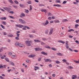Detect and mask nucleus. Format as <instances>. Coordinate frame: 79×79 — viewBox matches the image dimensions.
Instances as JSON below:
<instances>
[{
    "mask_svg": "<svg viewBox=\"0 0 79 79\" xmlns=\"http://www.w3.org/2000/svg\"><path fill=\"white\" fill-rule=\"evenodd\" d=\"M26 61L27 62V63H29L31 62V61L29 60H26Z\"/></svg>",
    "mask_w": 79,
    "mask_h": 79,
    "instance_id": "38",
    "label": "nucleus"
},
{
    "mask_svg": "<svg viewBox=\"0 0 79 79\" xmlns=\"http://www.w3.org/2000/svg\"><path fill=\"white\" fill-rule=\"evenodd\" d=\"M22 28L23 30H26V26H24Z\"/></svg>",
    "mask_w": 79,
    "mask_h": 79,
    "instance_id": "18",
    "label": "nucleus"
},
{
    "mask_svg": "<svg viewBox=\"0 0 79 79\" xmlns=\"http://www.w3.org/2000/svg\"><path fill=\"white\" fill-rule=\"evenodd\" d=\"M68 20L67 19H64L62 20L63 23H64L65 22H66V21H68Z\"/></svg>",
    "mask_w": 79,
    "mask_h": 79,
    "instance_id": "19",
    "label": "nucleus"
},
{
    "mask_svg": "<svg viewBox=\"0 0 79 79\" xmlns=\"http://www.w3.org/2000/svg\"><path fill=\"white\" fill-rule=\"evenodd\" d=\"M35 49L36 52H37V51H39L40 50H42V48H35Z\"/></svg>",
    "mask_w": 79,
    "mask_h": 79,
    "instance_id": "6",
    "label": "nucleus"
},
{
    "mask_svg": "<svg viewBox=\"0 0 79 79\" xmlns=\"http://www.w3.org/2000/svg\"><path fill=\"white\" fill-rule=\"evenodd\" d=\"M0 10H1V11H5V10L3 9H2V8L0 7Z\"/></svg>",
    "mask_w": 79,
    "mask_h": 79,
    "instance_id": "55",
    "label": "nucleus"
},
{
    "mask_svg": "<svg viewBox=\"0 0 79 79\" xmlns=\"http://www.w3.org/2000/svg\"><path fill=\"white\" fill-rule=\"evenodd\" d=\"M19 43H18V42H17L15 44V45L16 46H19Z\"/></svg>",
    "mask_w": 79,
    "mask_h": 79,
    "instance_id": "23",
    "label": "nucleus"
},
{
    "mask_svg": "<svg viewBox=\"0 0 79 79\" xmlns=\"http://www.w3.org/2000/svg\"><path fill=\"white\" fill-rule=\"evenodd\" d=\"M42 40H44V41H45V40H47V39H46V38H42Z\"/></svg>",
    "mask_w": 79,
    "mask_h": 79,
    "instance_id": "57",
    "label": "nucleus"
},
{
    "mask_svg": "<svg viewBox=\"0 0 79 79\" xmlns=\"http://www.w3.org/2000/svg\"><path fill=\"white\" fill-rule=\"evenodd\" d=\"M41 11H42V12H45V13H47V10H46L41 9Z\"/></svg>",
    "mask_w": 79,
    "mask_h": 79,
    "instance_id": "14",
    "label": "nucleus"
},
{
    "mask_svg": "<svg viewBox=\"0 0 79 79\" xmlns=\"http://www.w3.org/2000/svg\"><path fill=\"white\" fill-rule=\"evenodd\" d=\"M16 34H17V37H19V35L20 34L19 33H16Z\"/></svg>",
    "mask_w": 79,
    "mask_h": 79,
    "instance_id": "51",
    "label": "nucleus"
},
{
    "mask_svg": "<svg viewBox=\"0 0 79 79\" xmlns=\"http://www.w3.org/2000/svg\"><path fill=\"white\" fill-rule=\"evenodd\" d=\"M9 13H11L12 14H13V13H14V12H13V11H9Z\"/></svg>",
    "mask_w": 79,
    "mask_h": 79,
    "instance_id": "49",
    "label": "nucleus"
},
{
    "mask_svg": "<svg viewBox=\"0 0 79 79\" xmlns=\"http://www.w3.org/2000/svg\"><path fill=\"white\" fill-rule=\"evenodd\" d=\"M48 32H49L48 30H46L45 31V34H48Z\"/></svg>",
    "mask_w": 79,
    "mask_h": 79,
    "instance_id": "32",
    "label": "nucleus"
},
{
    "mask_svg": "<svg viewBox=\"0 0 79 79\" xmlns=\"http://www.w3.org/2000/svg\"><path fill=\"white\" fill-rule=\"evenodd\" d=\"M55 23H60V21L59 20H56L55 22Z\"/></svg>",
    "mask_w": 79,
    "mask_h": 79,
    "instance_id": "46",
    "label": "nucleus"
},
{
    "mask_svg": "<svg viewBox=\"0 0 79 79\" xmlns=\"http://www.w3.org/2000/svg\"><path fill=\"white\" fill-rule=\"evenodd\" d=\"M51 50H53L54 51H56V48H51Z\"/></svg>",
    "mask_w": 79,
    "mask_h": 79,
    "instance_id": "27",
    "label": "nucleus"
},
{
    "mask_svg": "<svg viewBox=\"0 0 79 79\" xmlns=\"http://www.w3.org/2000/svg\"><path fill=\"white\" fill-rule=\"evenodd\" d=\"M46 22L45 23V24H44V23H42V24L43 25V26H46V25H47V24L49 23V22H48V20H46Z\"/></svg>",
    "mask_w": 79,
    "mask_h": 79,
    "instance_id": "5",
    "label": "nucleus"
},
{
    "mask_svg": "<svg viewBox=\"0 0 79 79\" xmlns=\"http://www.w3.org/2000/svg\"><path fill=\"white\" fill-rule=\"evenodd\" d=\"M69 37L70 38H73V36L71 35H69Z\"/></svg>",
    "mask_w": 79,
    "mask_h": 79,
    "instance_id": "58",
    "label": "nucleus"
},
{
    "mask_svg": "<svg viewBox=\"0 0 79 79\" xmlns=\"http://www.w3.org/2000/svg\"><path fill=\"white\" fill-rule=\"evenodd\" d=\"M57 42H59V43H62L63 44H65V42L61 40L58 41Z\"/></svg>",
    "mask_w": 79,
    "mask_h": 79,
    "instance_id": "11",
    "label": "nucleus"
},
{
    "mask_svg": "<svg viewBox=\"0 0 79 79\" xmlns=\"http://www.w3.org/2000/svg\"><path fill=\"white\" fill-rule=\"evenodd\" d=\"M21 15H22V16L23 17H24V16H25V14H24V13H22Z\"/></svg>",
    "mask_w": 79,
    "mask_h": 79,
    "instance_id": "60",
    "label": "nucleus"
},
{
    "mask_svg": "<svg viewBox=\"0 0 79 79\" xmlns=\"http://www.w3.org/2000/svg\"><path fill=\"white\" fill-rule=\"evenodd\" d=\"M56 54L59 55V56H62V54L60 53H56Z\"/></svg>",
    "mask_w": 79,
    "mask_h": 79,
    "instance_id": "28",
    "label": "nucleus"
},
{
    "mask_svg": "<svg viewBox=\"0 0 79 79\" xmlns=\"http://www.w3.org/2000/svg\"><path fill=\"white\" fill-rule=\"evenodd\" d=\"M41 45H45V44L42 42H41Z\"/></svg>",
    "mask_w": 79,
    "mask_h": 79,
    "instance_id": "43",
    "label": "nucleus"
},
{
    "mask_svg": "<svg viewBox=\"0 0 79 79\" xmlns=\"http://www.w3.org/2000/svg\"><path fill=\"white\" fill-rule=\"evenodd\" d=\"M35 55L31 54L28 56L29 58H33V57H35Z\"/></svg>",
    "mask_w": 79,
    "mask_h": 79,
    "instance_id": "8",
    "label": "nucleus"
},
{
    "mask_svg": "<svg viewBox=\"0 0 79 79\" xmlns=\"http://www.w3.org/2000/svg\"><path fill=\"white\" fill-rule=\"evenodd\" d=\"M9 17L10 18H11L12 19H15V18L13 17V16H9Z\"/></svg>",
    "mask_w": 79,
    "mask_h": 79,
    "instance_id": "48",
    "label": "nucleus"
},
{
    "mask_svg": "<svg viewBox=\"0 0 79 79\" xmlns=\"http://www.w3.org/2000/svg\"><path fill=\"white\" fill-rule=\"evenodd\" d=\"M4 35H6V32H4L3 33Z\"/></svg>",
    "mask_w": 79,
    "mask_h": 79,
    "instance_id": "63",
    "label": "nucleus"
},
{
    "mask_svg": "<svg viewBox=\"0 0 79 79\" xmlns=\"http://www.w3.org/2000/svg\"><path fill=\"white\" fill-rule=\"evenodd\" d=\"M73 61H74V62H75V63H78L79 64V61L74 60H73Z\"/></svg>",
    "mask_w": 79,
    "mask_h": 79,
    "instance_id": "36",
    "label": "nucleus"
},
{
    "mask_svg": "<svg viewBox=\"0 0 79 79\" xmlns=\"http://www.w3.org/2000/svg\"><path fill=\"white\" fill-rule=\"evenodd\" d=\"M26 28L27 29H31L30 28V27H27V26H26Z\"/></svg>",
    "mask_w": 79,
    "mask_h": 79,
    "instance_id": "61",
    "label": "nucleus"
},
{
    "mask_svg": "<svg viewBox=\"0 0 79 79\" xmlns=\"http://www.w3.org/2000/svg\"><path fill=\"white\" fill-rule=\"evenodd\" d=\"M27 3L28 4H31V1H29L27 2Z\"/></svg>",
    "mask_w": 79,
    "mask_h": 79,
    "instance_id": "39",
    "label": "nucleus"
},
{
    "mask_svg": "<svg viewBox=\"0 0 79 79\" xmlns=\"http://www.w3.org/2000/svg\"><path fill=\"white\" fill-rule=\"evenodd\" d=\"M55 62L57 64H60V63H61L60 61H59L58 60H56Z\"/></svg>",
    "mask_w": 79,
    "mask_h": 79,
    "instance_id": "26",
    "label": "nucleus"
},
{
    "mask_svg": "<svg viewBox=\"0 0 79 79\" xmlns=\"http://www.w3.org/2000/svg\"><path fill=\"white\" fill-rule=\"evenodd\" d=\"M19 6L21 8H25V6H24V4H19Z\"/></svg>",
    "mask_w": 79,
    "mask_h": 79,
    "instance_id": "12",
    "label": "nucleus"
},
{
    "mask_svg": "<svg viewBox=\"0 0 79 79\" xmlns=\"http://www.w3.org/2000/svg\"><path fill=\"white\" fill-rule=\"evenodd\" d=\"M30 6V11H31V10H32V6H31V5Z\"/></svg>",
    "mask_w": 79,
    "mask_h": 79,
    "instance_id": "40",
    "label": "nucleus"
},
{
    "mask_svg": "<svg viewBox=\"0 0 79 79\" xmlns=\"http://www.w3.org/2000/svg\"><path fill=\"white\" fill-rule=\"evenodd\" d=\"M15 39L16 40H19V37H15Z\"/></svg>",
    "mask_w": 79,
    "mask_h": 79,
    "instance_id": "47",
    "label": "nucleus"
},
{
    "mask_svg": "<svg viewBox=\"0 0 79 79\" xmlns=\"http://www.w3.org/2000/svg\"><path fill=\"white\" fill-rule=\"evenodd\" d=\"M0 19L1 20H6V17H4L3 18V17H1L0 18Z\"/></svg>",
    "mask_w": 79,
    "mask_h": 79,
    "instance_id": "15",
    "label": "nucleus"
},
{
    "mask_svg": "<svg viewBox=\"0 0 79 79\" xmlns=\"http://www.w3.org/2000/svg\"><path fill=\"white\" fill-rule=\"evenodd\" d=\"M2 24H4V25H6V23L5 22H2Z\"/></svg>",
    "mask_w": 79,
    "mask_h": 79,
    "instance_id": "33",
    "label": "nucleus"
},
{
    "mask_svg": "<svg viewBox=\"0 0 79 79\" xmlns=\"http://www.w3.org/2000/svg\"><path fill=\"white\" fill-rule=\"evenodd\" d=\"M57 6H58V7H61V6L60 5L57 4Z\"/></svg>",
    "mask_w": 79,
    "mask_h": 79,
    "instance_id": "54",
    "label": "nucleus"
},
{
    "mask_svg": "<svg viewBox=\"0 0 79 79\" xmlns=\"http://www.w3.org/2000/svg\"><path fill=\"white\" fill-rule=\"evenodd\" d=\"M35 68L37 69H39V67L35 66Z\"/></svg>",
    "mask_w": 79,
    "mask_h": 79,
    "instance_id": "53",
    "label": "nucleus"
},
{
    "mask_svg": "<svg viewBox=\"0 0 79 79\" xmlns=\"http://www.w3.org/2000/svg\"><path fill=\"white\" fill-rule=\"evenodd\" d=\"M56 3H61V1L60 0H56Z\"/></svg>",
    "mask_w": 79,
    "mask_h": 79,
    "instance_id": "22",
    "label": "nucleus"
},
{
    "mask_svg": "<svg viewBox=\"0 0 79 79\" xmlns=\"http://www.w3.org/2000/svg\"><path fill=\"white\" fill-rule=\"evenodd\" d=\"M34 41L35 42H40V41L39 40H34Z\"/></svg>",
    "mask_w": 79,
    "mask_h": 79,
    "instance_id": "16",
    "label": "nucleus"
},
{
    "mask_svg": "<svg viewBox=\"0 0 79 79\" xmlns=\"http://www.w3.org/2000/svg\"><path fill=\"white\" fill-rule=\"evenodd\" d=\"M32 42V40H27L25 42L26 44H27V46H31V44L30 43Z\"/></svg>",
    "mask_w": 79,
    "mask_h": 79,
    "instance_id": "3",
    "label": "nucleus"
},
{
    "mask_svg": "<svg viewBox=\"0 0 79 79\" xmlns=\"http://www.w3.org/2000/svg\"><path fill=\"white\" fill-rule=\"evenodd\" d=\"M11 58H15V56L14 55H12Z\"/></svg>",
    "mask_w": 79,
    "mask_h": 79,
    "instance_id": "45",
    "label": "nucleus"
},
{
    "mask_svg": "<svg viewBox=\"0 0 79 79\" xmlns=\"http://www.w3.org/2000/svg\"><path fill=\"white\" fill-rule=\"evenodd\" d=\"M29 37L30 38H34V36L32 35H29Z\"/></svg>",
    "mask_w": 79,
    "mask_h": 79,
    "instance_id": "31",
    "label": "nucleus"
},
{
    "mask_svg": "<svg viewBox=\"0 0 79 79\" xmlns=\"http://www.w3.org/2000/svg\"><path fill=\"white\" fill-rule=\"evenodd\" d=\"M9 2L10 3H13V1L12 0H8Z\"/></svg>",
    "mask_w": 79,
    "mask_h": 79,
    "instance_id": "24",
    "label": "nucleus"
},
{
    "mask_svg": "<svg viewBox=\"0 0 79 79\" xmlns=\"http://www.w3.org/2000/svg\"><path fill=\"white\" fill-rule=\"evenodd\" d=\"M8 37H13V35L12 34H11L10 35H8Z\"/></svg>",
    "mask_w": 79,
    "mask_h": 79,
    "instance_id": "37",
    "label": "nucleus"
},
{
    "mask_svg": "<svg viewBox=\"0 0 79 79\" xmlns=\"http://www.w3.org/2000/svg\"><path fill=\"white\" fill-rule=\"evenodd\" d=\"M53 29L52 28L50 29V31L49 33V35H52V32H53Z\"/></svg>",
    "mask_w": 79,
    "mask_h": 79,
    "instance_id": "9",
    "label": "nucleus"
},
{
    "mask_svg": "<svg viewBox=\"0 0 79 79\" xmlns=\"http://www.w3.org/2000/svg\"><path fill=\"white\" fill-rule=\"evenodd\" d=\"M3 9H4L6 11H7V12H9L10 11H11V8L10 7H3Z\"/></svg>",
    "mask_w": 79,
    "mask_h": 79,
    "instance_id": "2",
    "label": "nucleus"
},
{
    "mask_svg": "<svg viewBox=\"0 0 79 79\" xmlns=\"http://www.w3.org/2000/svg\"><path fill=\"white\" fill-rule=\"evenodd\" d=\"M5 59L6 61H7V62H10V60H9V59H8V58H5Z\"/></svg>",
    "mask_w": 79,
    "mask_h": 79,
    "instance_id": "21",
    "label": "nucleus"
},
{
    "mask_svg": "<svg viewBox=\"0 0 79 79\" xmlns=\"http://www.w3.org/2000/svg\"><path fill=\"white\" fill-rule=\"evenodd\" d=\"M41 60H42V58H39L38 60V61H41Z\"/></svg>",
    "mask_w": 79,
    "mask_h": 79,
    "instance_id": "50",
    "label": "nucleus"
},
{
    "mask_svg": "<svg viewBox=\"0 0 79 79\" xmlns=\"http://www.w3.org/2000/svg\"><path fill=\"white\" fill-rule=\"evenodd\" d=\"M69 50H70L71 52H73V50L72 49H71V48H69Z\"/></svg>",
    "mask_w": 79,
    "mask_h": 79,
    "instance_id": "59",
    "label": "nucleus"
},
{
    "mask_svg": "<svg viewBox=\"0 0 79 79\" xmlns=\"http://www.w3.org/2000/svg\"><path fill=\"white\" fill-rule=\"evenodd\" d=\"M15 26L17 27H19V28H22L24 27V26L21 24H16Z\"/></svg>",
    "mask_w": 79,
    "mask_h": 79,
    "instance_id": "4",
    "label": "nucleus"
},
{
    "mask_svg": "<svg viewBox=\"0 0 79 79\" xmlns=\"http://www.w3.org/2000/svg\"><path fill=\"white\" fill-rule=\"evenodd\" d=\"M19 47H23V44H19Z\"/></svg>",
    "mask_w": 79,
    "mask_h": 79,
    "instance_id": "41",
    "label": "nucleus"
},
{
    "mask_svg": "<svg viewBox=\"0 0 79 79\" xmlns=\"http://www.w3.org/2000/svg\"><path fill=\"white\" fill-rule=\"evenodd\" d=\"M77 77V76L76 75H73L72 76V79H75Z\"/></svg>",
    "mask_w": 79,
    "mask_h": 79,
    "instance_id": "13",
    "label": "nucleus"
},
{
    "mask_svg": "<svg viewBox=\"0 0 79 79\" xmlns=\"http://www.w3.org/2000/svg\"><path fill=\"white\" fill-rule=\"evenodd\" d=\"M10 64L11 65H12V66H15V64L13 62H10Z\"/></svg>",
    "mask_w": 79,
    "mask_h": 79,
    "instance_id": "25",
    "label": "nucleus"
},
{
    "mask_svg": "<svg viewBox=\"0 0 79 79\" xmlns=\"http://www.w3.org/2000/svg\"><path fill=\"white\" fill-rule=\"evenodd\" d=\"M41 54H43V55H47L48 54L47 52H45L44 51H42L41 52Z\"/></svg>",
    "mask_w": 79,
    "mask_h": 79,
    "instance_id": "10",
    "label": "nucleus"
},
{
    "mask_svg": "<svg viewBox=\"0 0 79 79\" xmlns=\"http://www.w3.org/2000/svg\"><path fill=\"white\" fill-rule=\"evenodd\" d=\"M14 2L16 3V4H17V5L19 4V2H18L17 0L15 1Z\"/></svg>",
    "mask_w": 79,
    "mask_h": 79,
    "instance_id": "34",
    "label": "nucleus"
},
{
    "mask_svg": "<svg viewBox=\"0 0 79 79\" xmlns=\"http://www.w3.org/2000/svg\"><path fill=\"white\" fill-rule=\"evenodd\" d=\"M62 61H63V62H64L65 63L66 62V59H63L62 60Z\"/></svg>",
    "mask_w": 79,
    "mask_h": 79,
    "instance_id": "44",
    "label": "nucleus"
},
{
    "mask_svg": "<svg viewBox=\"0 0 79 79\" xmlns=\"http://www.w3.org/2000/svg\"><path fill=\"white\" fill-rule=\"evenodd\" d=\"M1 26L2 28V29H5V27H4V26H3V25H2V24H1Z\"/></svg>",
    "mask_w": 79,
    "mask_h": 79,
    "instance_id": "35",
    "label": "nucleus"
},
{
    "mask_svg": "<svg viewBox=\"0 0 79 79\" xmlns=\"http://www.w3.org/2000/svg\"><path fill=\"white\" fill-rule=\"evenodd\" d=\"M74 52H76L77 53L78 52V51L77 50H73Z\"/></svg>",
    "mask_w": 79,
    "mask_h": 79,
    "instance_id": "52",
    "label": "nucleus"
},
{
    "mask_svg": "<svg viewBox=\"0 0 79 79\" xmlns=\"http://www.w3.org/2000/svg\"><path fill=\"white\" fill-rule=\"evenodd\" d=\"M25 13H27V14L29 13V10H28L25 9Z\"/></svg>",
    "mask_w": 79,
    "mask_h": 79,
    "instance_id": "20",
    "label": "nucleus"
},
{
    "mask_svg": "<svg viewBox=\"0 0 79 79\" xmlns=\"http://www.w3.org/2000/svg\"><path fill=\"white\" fill-rule=\"evenodd\" d=\"M45 62H50V63H51L52 62V60L49 59H47L45 60Z\"/></svg>",
    "mask_w": 79,
    "mask_h": 79,
    "instance_id": "7",
    "label": "nucleus"
},
{
    "mask_svg": "<svg viewBox=\"0 0 79 79\" xmlns=\"http://www.w3.org/2000/svg\"><path fill=\"white\" fill-rule=\"evenodd\" d=\"M66 2H67V1H64L62 3L63 4H66Z\"/></svg>",
    "mask_w": 79,
    "mask_h": 79,
    "instance_id": "42",
    "label": "nucleus"
},
{
    "mask_svg": "<svg viewBox=\"0 0 79 79\" xmlns=\"http://www.w3.org/2000/svg\"><path fill=\"white\" fill-rule=\"evenodd\" d=\"M12 54H13L12 52H9L8 53V55H10V56L12 55Z\"/></svg>",
    "mask_w": 79,
    "mask_h": 79,
    "instance_id": "29",
    "label": "nucleus"
},
{
    "mask_svg": "<svg viewBox=\"0 0 79 79\" xmlns=\"http://www.w3.org/2000/svg\"><path fill=\"white\" fill-rule=\"evenodd\" d=\"M0 79H4V77L1 76H0Z\"/></svg>",
    "mask_w": 79,
    "mask_h": 79,
    "instance_id": "56",
    "label": "nucleus"
},
{
    "mask_svg": "<svg viewBox=\"0 0 79 79\" xmlns=\"http://www.w3.org/2000/svg\"><path fill=\"white\" fill-rule=\"evenodd\" d=\"M19 21L21 23H22V24H26V21L21 19H19Z\"/></svg>",
    "mask_w": 79,
    "mask_h": 79,
    "instance_id": "1",
    "label": "nucleus"
},
{
    "mask_svg": "<svg viewBox=\"0 0 79 79\" xmlns=\"http://www.w3.org/2000/svg\"><path fill=\"white\" fill-rule=\"evenodd\" d=\"M79 26V24H76L75 25V29H77V27Z\"/></svg>",
    "mask_w": 79,
    "mask_h": 79,
    "instance_id": "17",
    "label": "nucleus"
},
{
    "mask_svg": "<svg viewBox=\"0 0 79 79\" xmlns=\"http://www.w3.org/2000/svg\"><path fill=\"white\" fill-rule=\"evenodd\" d=\"M3 52V49H0V53L1 52Z\"/></svg>",
    "mask_w": 79,
    "mask_h": 79,
    "instance_id": "62",
    "label": "nucleus"
},
{
    "mask_svg": "<svg viewBox=\"0 0 79 79\" xmlns=\"http://www.w3.org/2000/svg\"><path fill=\"white\" fill-rule=\"evenodd\" d=\"M71 31H74V30L73 29H71L68 31V32H71Z\"/></svg>",
    "mask_w": 79,
    "mask_h": 79,
    "instance_id": "30",
    "label": "nucleus"
},
{
    "mask_svg": "<svg viewBox=\"0 0 79 79\" xmlns=\"http://www.w3.org/2000/svg\"><path fill=\"white\" fill-rule=\"evenodd\" d=\"M69 67L70 69H73V67H72L71 66H69Z\"/></svg>",
    "mask_w": 79,
    "mask_h": 79,
    "instance_id": "64",
    "label": "nucleus"
}]
</instances>
